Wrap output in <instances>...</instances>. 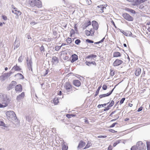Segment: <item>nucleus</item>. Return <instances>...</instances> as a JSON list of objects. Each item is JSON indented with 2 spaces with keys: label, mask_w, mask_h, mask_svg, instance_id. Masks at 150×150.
Masks as SVG:
<instances>
[{
  "label": "nucleus",
  "mask_w": 150,
  "mask_h": 150,
  "mask_svg": "<svg viewBox=\"0 0 150 150\" xmlns=\"http://www.w3.org/2000/svg\"><path fill=\"white\" fill-rule=\"evenodd\" d=\"M11 101V99L6 94L2 95L0 98V108L7 106Z\"/></svg>",
  "instance_id": "f257e3e1"
},
{
  "label": "nucleus",
  "mask_w": 150,
  "mask_h": 150,
  "mask_svg": "<svg viewBox=\"0 0 150 150\" xmlns=\"http://www.w3.org/2000/svg\"><path fill=\"white\" fill-rule=\"evenodd\" d=\"M64 86V92L67 94H69L70 92L71 93L73 91V86L69 82H66Z\"/></svg>",
  "instance_id": "f03ea898"
},
{
  "label": "nucleus",
  "mask_w": 150,
  "mask_h": 150,
  "mask_svg": "<svg viewBox=\"0 0 150 150\" xmlns=\"http://www.w3.org/2000/svg\"><path fill=\"white\" fill-rule=\"evenodd\" d=\"M6 114L8 119L9 120H13L16 118V114L13 111H8L6 112Z\"/></svg>",
  "instance_id": "7ed1b4c3"
},
{
  "label": "nucleus",
  "mask_w": 150,
  "mask_h": 150,
  "mask_svg": "<svg viewBox=\"0 0 150 150\" xmlns=\"http://www.w3.org/2000/svg\"><path fill=\"white\" fill-rule=\"evenodd\" d=\"M136 146L138 149L139 150H145L146 146L141 141H139L137 144Z\"/></svg>",
  "instance_id": "20e7f679"
},
{
  "label": "nucleus",
  "mask_w": 150,
  "mask_h": 150,
  "mask_svg": "<svg viewBox=\"0 0 150 150\" xmlns=\"http://www.w3.org/2000/svg\"><path fill=\"white\" fill-rule=\"evenodd\" d=\"M123 18L128 21H132L134 20L133 18L127 13H124L122 14Z\"/></svg>",
  "instance_id": "39448f33"
},
{
  "label": "nucleus",
  "mask_w": 150,
  "mask_h": 150,
  "mask_svg": "<svg viewBox=\"0 0 150 150\" xmlns=\"http://www.w3.org/2000/svg\"><path fill=\"white\" fill-rule=\"evenodd\" d=\"M29 58L27 57V58L26 61L28 66V67L29 71H33L32 70V61L31 59H30L29 60Z\"/></svg>",
  "instance_id": "423d86ee"
},
{
  "label": "nucleus",
  "mask_w": 150,
  "mask_h": 150,
  "mask_svg": "<svg viewBox=\"0 0 150 150\" xmlns=\"http://www.w3.org/2000/svg\"><path fill=\"white\" fill-rule=\"evenodd\" d=\"M17 82L15 81H12L9 84V86L7 87V90L9 91L13 88L17 84Z\"/></svg>",
  "instance_id": "0eeeda50"
},
{
  "label": "nucleus",
  "mask_w": 150,
  "mask_h": 150,
  "mask_svg": "<svg viewBox=\"0 0 150 150\" xmlns=\"http://www.w3.org/2000/svg\"><path fill=\"white\" fill-rule=\"evenodd\" d=\"M123 63L122 60L118 59H116L113 63V65L114 67L118 66Z\"/></svg>",
  "instance_id": "6e6552de"
},
{
  "label": "nucleus",
  "mask_w": 150,
  "mask_h": 150,
  "mask_svg": "<svg viewBox=\"0 0 150 150\" xmlns=\"http://www.w3.org/2000/svg\"><path fill=\"white\" fill-rule=\"evenodd\" d=\"M25 96V93L23 92L18 96H17L16 100L18 102H20L22 99H23Z\"/></svg>",
  "instance_id": "1a4fd4ad"
},
{
  "label": "nucleus",
  "mask_w": 150,
  "mask_h": 150,
  "mask_svg": "<svg viewBox=\"0 0 150 150\" xmlns=\"http://www.w3.org/2000/svg\"><path fill=\"white\" fill-rule=\"evenodd\" d=\"M15 90L16 92H21L22 91V86L20 84H18L15 87Z\"/></svg>",
  "instance_id": "9d476101"
},
{
  "label": "nucleus",
  "mask_w": 150,
  "mask_h": 150,
  "mask_svg": "<svg viewBox=\"0 0 150 150\" xmlns=\"http://www.w3.org/2000/svg\"><path fill=\"white\" fill-rule=\"evenodd\" d=\"M116 85H115V86L114 88L110 91V92L109 93H108L106 94H105L102 95H100L99 96V97L100 98H102L103 97H105L107 96H108L110 95L112 93V92L113 91L114 89V88H115Z\"/></svg>",
  "instance_id": "9b49d317"
},
{
  "label": "nucleus",
  "mask_w": 150,
  "mask_h": 150,
  "mask_svg": "<svg viewBox=\"0 0 150 150\" xmlns=\"http://www.w3.org/2000/svg\"><path fill=\"white\" fill-rule=\"evenodd\" d=\"M9 75L8 73H4L2 75L0 76V79L2 81H4L6 79L9 77Z\"/></svg>",
  "instance_id": "f8f14e48"
},
{
  "label": "nucleus",
  "mask_w": 150,
  "mask_h": 150,
  "mask_svg": "<svg viewBox=\"0 0 150 150\" xmlns=\"http://www.w3.org/2000/svg\"><path fill=\"white\" fill-rule=\"evenodd\" d=\"M92 25L93 29L97 30L98 29V25L97 22L93 21L92 22Z\"/></svg>",
  "instance_id": "ddd939ff"
},
{
  "label": "nucleus",
  "mask_w": 150,
  "mask_h": 150,
  "mask_svg": "<svg viewBox=\"0 0 150 150\" xmlns=\"http://www.w3.org/2000/svg\"><path fill=\"white\" fill-rule=\"evenodd\" d=\"M86 145L85 143L83 141H80L78 146H77V149H80L81 148L83 147Z\"/></svg>",
  "instance_id": "4468645a"
},
{
  "label": "nucleus",
  "mask_w": 150,
  "mask_h": 150,
  "mask_svg": "<svg viewBox=\"0 0 150 150\" xmlns=\"http://www.w3.org/2000/svg\"><path fill=\"white\" fill-rule=\"evenodd\" d=\"M120 31L124 35L127 36H131L132 35V34L131 32L129 31H125L122 30H120Z\"/></svg>",
  "instance_id": "2eb2a0df"
},
{
  "label": "nucleus",
  "mask_w": 150,
  "mask_h": 150,
  "mask_svg": "<svg viewBox=\"0 0 150 150\" xmlns=\"http://www.w3.org/2000/svg\"><path fill=\"white\" fill-rule=\"evenodd\" d=\"M73 84L77 87H79L81 85V83L79 80H74L73 81Z\"/></svg>",
  "instance_id": "dca6fc26"
},
{
  "label": "nucleus",
  "mask_w": 150,
  "mask_h": 150,
  "mask_svg": "<svg viewBox=\"0 0 150 150\" xmlns=\"http://www.w3.org/2000/svg\"><path fill=\"white\" fill-rule=\"evenodd\" d=\"M71 57L72 59L71 60V63H73L78 59V56L75 54L72 55Z\"/></svg>",
  "instance_id": "f3484780"
},
{
  "label": "nucleus",
  "mask_w": 150,
  "mask_h": 150,
  "mask_svg": "<svg viewBox=\"0 0 150 150\" xmlns=\"http://www.w3.org/2000/svg\"><path fill=\"white\" fill-rule=\"evenodd\" d=\"M141 69L139 68L136 69L135 72V74L137 76H139L141 73Z\"/></svg>",
  "instance_id": "a211bd4d"
},
{
  "label": "nucleus",
  "mask_w": 150,
  "mask_h": 150,
  "mask_svg": "<svg viewBox=\"0 0 150 150\" xmlns=\"http://www.w3.org/2000/svg\"><path fill=\"white\" fill-rule=\"evenodd\" d=\"M35 6L38 8H41L42 7L41 2L39 0H36L35 2Z\"/></svg>",
  "instance_id": "6ab92c4d"
},
{
  "label": "nucleus",
  "mask_w": 150,
  "mask_h": 150,
  "mask_svg": "<svg viewBox=\"0 0 150 150\" xmlns=\"http://www.w3.org/2000/svg\"><path fill=\"white\" fill-rule=\"evenodd\" d=\"M36 0H29V3L30 5L33 7L35 6V2Z\"/></svg>",
  "instance_id": "aec40b11"
},
{
  "label": "nucleus",
  "mask_w": 150,
  "mask_h": 150,
  "mask_svg": "<svg viewBox=\"0 0 150 150\" xmlns=\"http://www.w3.org/2000/svg\"><path fill=\"white\" fill-rule=\"evenodd\" d=\"M125 10L131 13L135 14L136 13V12L134 10L129 8H125Z\"/></svg>",
  "instance_id": "412c9836"
},
{
  "label": "nucleus",
  "mask_w": 150,
  "mask_h": 150,
  "mask_svg": "<svg viewBox=\"0 0 150 150\" xmlns=\"http://www.w3.org/2000/svg\"><path fill=\"white\" fill-rule=\"evenodd\" d=\"M121 55L120 53L118 52H115L113 53V57H120Z\"/></svg>",
  "instance_id": "4be33fe9"
},
{
  "label": "nucleus",
  "mask_w": 150,
  "mask_h": 150,
  "mask_svg": "<svg viewBox=\"0 0 150 150\" xmlns=\"http://www.w3.org/2000/svg\"><path fill=\"white\" fill-rule=\"evenodd\" d=\"M15 76L18 77L19 79H23L24 78V76L21 73H18Z\"/></svg>",
  "instance_id": "5701e85b"
},
{
  "label": "nucleus",
  "mask_w": 150,
  "mask_h": 150,
  "mask_svg": "<svg viewBox=\"0 0 150 150\" xmlns=\"http://www.w3.org/2000/svg\"><path fill=\"white\" fill-rule=\"evenodd\" d=\"M14 69L16 71H20L21 70V69L19 67L17 66L16 65V66H14L12 68L11 70L13 69Z\"/></svg>",
  "instance_id": "b1692460"
},
{
  "label": "nucleus",
  "mask_w": 150,
  "mask_h": 150,
  "mask_svg": "<svg viewBox=\"0 0 150 150\" xmlns=\"http://www.w3.org/2000/svg\"><path fill=\"white\" fill-rule=\"evenodd\" d=\"M91 25V22L90 21H89L85 23L83 25V29H86L88 26Z\"/></svg>",
  "instance_id": "393cba45"
},
{
  "label": "nucleus",
  "mask_w": 150,
  "mask_h": 150,
  "mask_svg": "<svg viewBox=\"0 0 150 150\" xmlns=\"http://www.w3.org/2000/svg\"><path fill=\"white\" fill-rule=\"evenodd\" d=\"M97 57V56L95 55L91 54L88 55L86 57V59H90L91 58H95Z\"/></svg>",
  "instance_id": "a878e982"
},
{
  "label": "nucleus",
  "mask_w": 150,
  "mask_h": 150,
  "mask_svg": "<svg viewBox=\"0 0 150 150\" xmlns=\"http://www.w3.org/2000/svg\"><path fill=\"white\" fill-rule=\"evenodd\" d=\"M97 7L98 8H100V10H101V11H102V12H103V11L104 8H105L104 6H103V5L98 6H97Z\"/></svg>",
  "instance_id": "bb28decb"
},
{
  "label": "nucleus",
  "mask_w": 150,
  "mask_h": 150,
  "mask_svg": "<svg viewBox=\"0 0 150 150\" xmlns=\"http://www.w3.org/2000/svg\"><path fill=\"white\" fill-rule=\"evenodd\" d=\"M91 145V143L88 142L85 147L83 148V149H88L89 148Z\"/></svg>",
  "instance_id": "cd10ccee"
},
{
  "label": "nucleus",
  "mask_w": 150,
  "mask_h": 150,
  "mask_svg": "<svg viewBox=\"0 0 150 150\" xmlns=\"http://www.w3.org/2000/svg\"><path fill=\"white\" fill-rule=\"evenodd\" d=\"M101 87V86H100L98 88V89H97V91H96L95 93V94L94 95V96L95 97L98 94L99 91H100Z\"/></svg>",
  "instance_id": "c85d7f7f"
},
{
  "label": "nucleus",
  "mask_w": 150,
  "mask_h": 150,
  "mask_svg": "<svg viewBox=\"0 0 150 150\" xmlns=\"http://www.w3.org/2000/svg\"><path fill=\"white\" fill-rule=\"evenodd\" d=\"M54 103V104H57L59 102V100L58 98H55L53 100Z\"/></svg>",
  "instance_id": "c756f323"
},
{
  "label": "nucleus",
  "mask_w": 150,
  "mask_h": 150,
  "mask_svg": "<svg viewBox=\"0 0 150 150\" xmlns=\"http://www.w3.org/2000/svg\"><path fill=\"white\" fill-rule=\"evenodd\" d=\"M52 59L54 62H59V60H58V58L55 56L53 57Z\"/></svg>",
  "instance_id": "7c9ffc66"
},
{
  "label": "nucleus",
  "mask_w": 150,
  "mask_h": 150,
  "mask_svg": "<svg viewBox=\"0 0 150 150\" xmlns=\"http://www.w3.org/2000/svg\"><path fill=\"white\" fill-rule=\"evenodd\" d=\"M140 4V0H136V1L134 2V4H133V5L134 6Z\"/></svg>",
  "instance_id": "2f4dec72"
},
{
  "label": "nucleus",
  "mask_w": 150,
  "mask_h": 150,
  "mask_svg": "<svg viewBox=\"0 0 150 150\" xmlns=\"http://www.w3.org/2000/svg\"><path fill=\"white\" fill-rule=\"evenodd\" d=\"M114 102L113 100H112L110 104L108 106V108H110L112 107L114 105Z\"/></svg>",
  "instance_id": "473e14b6"
},
{
  "label": "nucleus",
  "mask_w": 150,
  "mask_h": 150,
  "mask_svg": "<svg viewBox=\"0 0 150 150\" xmlns=\"http://www.w3.org/2000/svg\"><path fill=\"white\" fill-rule=\"evenodd\" d=\"M147 148V150H150V143L149 142H146Z\"/></svg>",
  "instance_id": "72a5a7b5"
},
{
  "label": "nucleus",
  "mask_w": 150,
  "mask_h": 150,
  "mask_svg": "<svg viewBox=\"0 0 150 150\" xmlns=\"http://www.w3.org/2000/svg\"><path fill=\"white\" fill-rule=\"evenodd\" d=\"M6 125L2 121H0V126H3L4 127H7Z\"/></svg>",
  "instance_id": "f704fd0d"
},
{
  "label": "nucleus",
  "mask_w": 150,
  "mask_h": 150,
  "mask_svg": "<svg viewBox=\"0 0 150 150\" xmlns=\"http://www.w3.org/2000/svg\"><path fill=\"white\" fill-rule=\"evenodd\" d=\"M86 35L87 36H90L91 35V33L88 30H86L85 31Z\"/></svg>",
  "instance_id": "c9c22d12"
},
{
  "label": "nucleus",
  "mask_w": 150,
  "mask_h": 150,
  "mask_svg": "<svg viewBox=\"0 0 150 150\" xmlns=\"http://www.w3.org/2000/svg\"><path fill=\"white\" fill-rule=\"evenodd\" d=\"M13 9H14V10H12V12L16 15V14H17V12L18 11L17 10V8H14Z\"/></svg>",
  "instance_id": "e433bc0d"
},
{
  "label": "nucleus",
  "mask_w": 150,
  "mask_h": 150,
  "mask_svg": "<svg viewBox=\"0 0 150 150\" xmlns=\"http://www.w3.org/2000/svg\"><path fill=\"white\" fill-rule=\"evenodd\" d=\"M40 50L42 53H43L45 51V48L43 45H42L40 48Z\"/></svg>",
  "instance_id": "4c0bfd02"
},
{
  "label": "nucleus",
  "mask_w": 150,
  "mask_h": 150,
  "mask_svg": "<svg viewBox=\"0 0 150 150\" xmlns=\"http://www.w3.org/2000/svg\"><path fill=\"white\" fill-rule=\"evenodd\" d=\"M109 102H108L107 103H104L103 104H99L98 106V107L99 108H100V107L101 106L102 107H103V106H106L108 104Z\"/></svg>",
  "instance_id": "58836bf2"
},
{
  "label": "nucleus",
  "mask_w": 150,
  "mask_h": 150,
  "mask_svg": "<svg viewBox=\"0 0 150 150\" xmlns=\"http://www.w3.org/2000/svg\"><path fill=\"white\" fill-rule=\"evenodd\" d=\"M68 147L65 145H63L62 147V150H67Z\"/></svg>",
  "instance_id": "ea45409f"
},
{
  "label": "nucleus",
  "mask_w": 150,
  "mask_h": 150,
  "mask_svg": "<svg viewBox=\"0 0 150 150\" xmlns=\"http://www.w3.org/2000/svg\"><path fill=\"white\" fill-rule=\"evenodd\" d=\"M115 74V72L113 71L111 69H110V75L111 76H114Z\"/></svg>",
  "instance_id": "a19ab883"
},
{
  "label": "nucleus",
  "mask_w": 150,
  "mask_h": 150,
  "mask_svg": "<svg viewBox=\"0 0 150 150\" xmlns=\"http://www.w3.org/2000/svg\"><path fill=\"white\" fill-rule=\"evenodd\" d=\"M81 42V41L79 39H76L75 42V43L76 45H79Z\"/></svg>",
  "instance_id": "79ce46f5"
},
{
  "label": "nucleus",
  "mask_w": 150,
  "mask_h": 150,
  "mask_svg": "<svg viewBox=\"0 0 150 150\" xmlns=\"http://www.w3.org/2000/svg\"><path fill=\"white\" fill-rule=\"evenodd\" d=\"M66 41L68 43H70L72 41L71 39L70 38H68L67 39Z\"/></svg>",
  "instance_id": "37998d69"
},
{
  "label": "nucleus",
  "mask_w": 150,
  "mask_h": 150,
  "mask_svg": "<svg viewBox=\"0 0 150 150\" xmlns=\"http://www.w3.org/2000/svg\"><path fill=\"white\" fill-rule=\"evenodd\" d=\"M137 149L136 145V146H134L131 147V150H137Z\"/></svg>",
  "instance_id": "c03bdc74"
},
{
  "label": "nucleus",
  "mask_w": 150,
  "mask_h": 150,
  "mask_svg": "<svg viewBox=\"0 0 150 150\" xmlns=\"http://www.w3.org/2000/svg\"><path fill=\"white\" fill-rule=\"evenodd\" d=\"M61 46H57L55 47V50L58 51L61 48Z\"/></svg>",
  "instance_id": "a18cd8bd"
},
{
  "label": "nucleus",
  "mask_w": 150,
  "mask_h": 150,
  "mask_svg": "<svg viewBox=\"0 0 150 150\" xmlns=\"http://www.w3.org/2000/svg\"><path fill=\"white\" fill-rule=\"evenodd\" d=\"M17 43V42L16 41V40L15 42L14 43V45L15 47L16 48L18 47L19 46V44L18 43L17 44H16Z\"/></svg>",
  "instance_id": "49530a36"
},
{
  "label": "nucleus",
  "mask_w": 150,
  "mask_h": 150,
  "mask_svg": "<svg viewBox=\"0 0 150 150\" xmlns=\"http://www.w3.org/2000/svg\"><path fill=\"white\" fill-rule=\"evenodd\" d=\"M89 31L91 34V36L93 35L94 34V32H95L94 30L91 29Z\"/></svg>",
  "instance_id": "de8ad7c7"
},
{
  "label": "nucleus",
  "mask_w": 150,
  "mask_h": 150,
  "mask_svg": "<svg viewBox=\"0 0 150 150\" xmlns=\"http://www.w3.org/2000/svg\"><path fill=\"white\" fill-rule=\"evenodd\" d=\"M120 141L118 140L117 141L115 142L113 144V146L115 147L116 146L117 144L120 143Z\"/></svg>",
  "instance_id": "09e8293b"
},
{
  "label": "nucleus",
  "mask_w": 150,
  "mask_h": 150,
  "mask_svg": "<svg viewBox=\"0 0 150 150\" xmlns=\"http://www.w3.org/2000/svg\"><path fill=\"white\" fill-rule=\"evenodd\" d=\"M26 120L28 122H30L31 119V118L29 116H27L26 117Z\"/></svg>",
  "instance_id": "8fccbe9b"
},
{
  "label": "nucleus",
  "mask_w": 150,
  "mask_h": 150,
  "mask_svg": "<svg viewBox=\"0 0 150 150\" xmlns=\"http://www.w3.org/2000/svg\"><path fill=\"white\" fill-rule=\"evenodd\" d=\"M125 98H122L121 100H120V105H121V104H122L124 103V101L125 100Z\"/></svg>",
  "instance_id": "3c124183"
},
{
  "label": "nucleus",
  "mask_w": 150,
  "mask_h": 150,
  "mask_svg": "<svg viewBox=\"0 0 150 150\" xmlns=\"http://www.w3.org/2000/svg\"><path fill=\"white\" fill-rule=\"evenodd\" d=\"M86 41L88 43H93L94 42L93 41L90 40L89 39H87L86 40Z\"/></svg>",
  "instance_id": "603ef678"
},
{
  "label": "nucleus",
  "mask_w": 150,
  "mask_h": 150,
  "mask_svg": "<svg viewBox=\"0 0 150 150\" xmlns=\"http://www.w3.org/2000/svg\"><path fill=\"white\" fill-rule=\"evenodd\" d=\"M107 86L106 85H103L102 88L103 90H105L107 89Z\"/></svg>",
  "instance_id": "864d4df0"
},
{
  "label": "nucleus",
  "mask_w": 150,
  "mask_h": 150,
  "mask_svg": "<svg viewBox=\"0 0 150 150\" xmlns=\"http://www.w3.org/2000/svg\"><path fill=\"white\" fill-rule=\"evenodd\" d=\"M106 137H107L106 136H105V135H104V136H101V135H100V136H98V138H105Z\"/></svg>",
  "instance_id": "5fc2aeb1"
},
{
  "label": "nucleus",
  "mask_w": 150,
  "mask_h": 150,
  "mask_svg": "<svg viewBox=\"0 0 150 150\" xmlns=\"http://www.w3.org/2000/svg\"><path fill=\"white\" fill-rule=\"evenodd\" d=\"M108 130L109 132L113 133L116 132H117V131H115V130L112 129H109Z\"/></svg>",
  "instance_id": "6e6d98bb"
},
{
  "label": "nucleus",
  "mask_w": 150,
  "mask_h": 150,
  "mask_svg": "<svg viewBox=\"0 0 150 150\" xmlns=\"http://www.w3.org/2000/svg\"><path fill=\"white\" fill-rule=\"evenodd\" d=\"M85 63L86 65L88 66H90L91 64V62H89L86 61Z\"/></svg>",
  "instance_id": "4d7b16f0"
},
{
  "label": "nucleus",
  "mask_w": 150,
  "mask_h": 150,
  "mask_svg": "<svg viewBox=\"0 0 150 150\" xmlns=\"http://www.w3.org/2000/svg\"><path fill=\"white\" fill-rule=\"evenodd\" d=\"M117 124V123L116 122L113 123L112 125H111L110 126V127L111 128L114 127L115 126V125Z\"/></svg>",
  "instance_id": "13d9d810"
},
{
  "label": "nucleus",
  "mask_w": 150,
  "mask_h": 150,
  "mask_svg": "<svg viewBox=\"0 0 150 150\" xmlns=\"http://www.w3.org/2000/svg\"><path fill=\"white\" fill-rule=\"evenodd\" d=\"M3 19L5 20H6L7 19V17L4 15H2V16Z\"/></svg>",
  "instance_id": "bf43d9fd"
},
{
  "label": "nucleus",
  "mask_w": 150,
  "mask_h": 150,
  "mask_svg": "<svg viewBox=\"0 0 150 150\" xmlns=\"http://www.w3.org/2000/svg\"><path fill=\"white\" fill-rule=\"evenodd\" d=\"M21 14V13L20 11H18L17 14H16L17 17H18V16L20 15ZM16 18H17V17Z\"/></svg>",
  "instance_id": "052dcab7"
},
{
  "label": "nucleus",
  "mask_w": 150,
  "mask_h": 150,
  "mask_svg": "<svg viewBox=\"0 0 150 150\" xmlns=\"http://www.w3.org/2000/svg\"><path fill=\"white\" fill-rule=\"evenodd\" d=\"M22 56H20L18 59V61L19 62H21L22 61Z\"/></svg>",
  "instance_id": "680f3d73"
},
{
  "label": "nucleus",
  "mask_w": 150,
  "mask_h": 150,
  "mask_svg": "<svg viewBox=\"0 0 150 150\" xmlns=\"http://www.w3.org/2000/svg\"><path fill=\"white\" fill-rule=\"evenodd\" d=\"M86 1L88 4L90 5L91 4V0H86Z\"/></svg>",
  "instance_id": "e2e57ef3"
},
{
  "label": "nucleus",
  "mask_w": 150,
  "mask_h": 150,
  "mask_svg": "<svg viewBox=\"0 0 150 150\" xmlns=\"http://www.w3.org/2000/svg\"><path fill=\"white\" fill-rule=\"evenodd\" d=\"M36 23H37L36 22L34 21H32L30 23V24L32 25H33L35 24H36Z\"/></svg>",
  "instance_id": "0e129e2a"
},
{
  "label": "nucleus",
  "mask_w": 150,
  "mask_h": 150,
  "mask_svg": "<svg viewBox=\"0 0 150 150\" xmlns=\"http://www.w3.org/2000/svg\"><path fill=\"white\" fill-rule=\"evenodd\" d=\"M142 107H141L138 109L137 111L138 112H139L142 111Z\"/></svg>",
  "instance_id": "69168bd1"
},
{
  "label": "nucleus",
  "mask_w": 150,
  "mask_h": 150,
  "mask_svg": "<svg viewBox=\"0 0 150 150\" xmlns=\"http://www.w3.org/2000/svg\"><path fill=\"white\" fill-rule=\"evenodd\" d=\"M112 146L110 145L108 148V150H112Z\"/></svg>",
  "instance_id": "338daca9"
},
{
  "label": "nucleus",
  "mask_w": 150,
  "mask_h": 150,
  "mask_svg": "<svg viewBox=\"0 0 150 150\" xmlns=\"http://www.w3.org/2000/svg\"><path fill=\"white\" fill-rule=\"evenodd\" d=\"M75 33V32L73 29H72L71 31V34H74Z\"/></svg>",
  "instance_id": "774afa93"
}]
</instances>
